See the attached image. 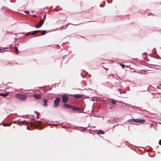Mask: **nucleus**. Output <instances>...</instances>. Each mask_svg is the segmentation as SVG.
Returning a JSON list of instances; mask_svg holds the SVG:
<instances>
[{
	"mask_svg": "<svg viewBox=\"0 0 161 161\" xmlns=\"http://www.w3.org/2000/svg\"><path fill=\"white\" fill-rule=\"evenodd\" d=\"M16 97L17 98L19 99L20 101H25L26 100L27 96L26 94L18 93L16 95Z\"/></svg>",
	"mask_w": 161,
	"mask_h": 161,
	"instance_id": "1",
	"label": "nucleus"
},
{
	"mask_svg": "<svg viewBox=\"0 0 161 161\" xmlns=\"http://www.w3.org/2000/svg\"><path fill=\"white\" fill-rule=\"evenodd\" d=\"M61 100L60 97H56L54 101L53 107L54 108H58L59 106V103Z\"/></svg>",
	"mask_w": 161,
	"mask_h": 161,
	"instance_id": "2",
	"label": "nucleus"
},
{
	"mask_svg": "<svg viewBox=\"0 0 161 161\" xmlns=\"http://www.w3.org/2000/svg\"><path fill=\"white\" fill-rule=\"evenodd\" d=\"M63 107H64L66 108L73 109L74 110H77L79 109V108H75L72 105L67 104H64Z\"/></svg>",
	"mask_w": 161,
	"mask_h": 161,
	"instance_id": "3",
	"label": "nucleus"
},
{
	"mask_svg": "<svg viewBox=\"0 0 161 161\" xmlns=\"http://www.w3.org/2000/svg\"><path fill=\"white\" fill-rule=\"evenodd\" d=\"M69 99V98L66 95H63L62 99L63 103H66L68 102Z\"/></svg>",
	"mask_w": 161,
	"mask_h": 161,
	"instance_id": "4",
	"label": "nucleus"
},
{
	"mask_svg": "<svg viewBox=\"0 0 161 161\" xmlns=\"http://www.w3.org/2000/svg\"><path fill=\"white\" fill-rule=\"evenodd\" d=\"M44 20H43L42 19L40 21V22L36 24V28H40L42 26L43 24L44 23Z\"/></svg>",
	"mask_w": 161,
	"mask_h": 161,
	"instance_id": "5",
	"label": "nucleus"
},
{
	"mask_svg": "<svg viewBox=\"0 0 161 161\" xmlns=\"http://www.w3.org/2000/svg\"><path fill=\"white\" fill-rule=\"evenodd\" d=\"M145 120L144 119H136L135 122L140 124H142L145 122Z\"/></svg>",
	"mask_w": 161,
	"mask_h": 161,
	"instance_id": "6",
	"label": "nucleus"
},
{
	"mask_svg": "<svg viewBox=\"0 0 161 161\" xmlns=\"http://www.w3.org/2000/svg\"><path fill=\"white\" fill-rule=\"evenodd\" d=\"M106 102L107 104H108L110 105H111V103L114 104H115L116 103V101L115 100H111L110 101L108 100V101H106Z\"/></svg>",
	"mask_w": 161,
	"mask_h": 161,
	"instance_id": "7",
	"label": "nucleus"
},
{
	"mask_svg": "<svg viewBox=\"0 0 161 161\" xmlns=\"http://www.w3.org/2000/svg\"><path fill=\"white\" fill-rule=\"evenodd\" d=\"M33 97L36 99H41V95L39 94H35L33 95Z\"/></svg>",
	"mask_w": 161,
	"mask_h": 161,
	"instance_id": "8",
	"label": "nucleus"
},
{
	"mask_svg": "<svg viewBox=\"0 0 161 161\" xmlns=\"http://www.w3.org/2000/svg\"><path fill=\"white\" fill-rule=\"evenodd\" d=\"M43 102L44 103L43 104V106H44V107H46L47 106V100L45 99L43 100Z\"/></svg>",
	"mask_w": 161,
	"mask_h": 161,
	"instance_id": "9",
	"label": "nucleus"
},
{
	"mask_svg": "<svg viewBox=\"0 0 161 161\" xmlns=\"http://www.w3.org/2000/svg\"><path fill=\"white\" fill-rule=\"evenodd\" d=\"M9 94L8 92L5 93H0V96H2L3 97H6Z\"/></svg>",
	"mask_w": 161,
	"mask_h": 161,
	"instance_id": "10",
	"label": "nucleus"
},
{
	"mask_svg": "<svg viewBox=\"0 0 161 161\" xmlns=\"http://www.w3.org/2000/svg\"><path fill=\"white\" fill-rule=\"evenodd\" d=\"M41 31L40 30H37L33 31L32 33L31 32V35H35L36 33L40 32Z\"/></svg>",
	"mask_w": 161,
	"mask_h": 161,
	"instance_id": "11",
	"label": "nucleus"
},
{
	"mask_svg": "<svg viewBox=\"0 0 161 161\" xmlns=\"http://www.w3.org/2000/svg\"><path fill=\"white\" fill-rule=\"evenodd\" d=\"M74 97L76 98H79L82 97V95L80 94H75L73 95Z\"/></svg>",
	"mask_w": 161,
	"mask_h": 161,
	"instance_id": "12",
	"label": "nucleus"
},
{
	"mask_svg": "<svg viewBox=\"0 0 161 161\" xmlns=\"http://www.w3.org/2000/svg\"><path fill=\"white\" fill-rule=\"evenodd\" d=\"M104 133H105L103 131L101 130H99L98 131L97 133V134L98 135H99V134H104Z\"/></svg>",
	"mask_w": 161,
	"mask_h": 161,
	"instance_id": "13",
	"label": "nucleus"
},
{
	"mask_svg": "<svg viewBox=\"0 0 161 161\" xmlns=\"http://www.w3.org/2000/svg\"><path fill=\"white\" fill-rule=\"evenodd\" d=\"M40 32H41V35H45L47 32V31H41Z\"/></svg>",
	"mask_w": 161,
	"mask_h": 161,
	"instance_id": "14",
	"label": "nucleus"
},
{
	"mask_svg": "<svg viewBox=\"0 0 161 161\" xmlns=\"http://www.w3.org/2000/svg\"><path fill=\"white\" fill-rule=\"evenodd\" d=\"M118 90L120 91V93H125L126 91H122V89H119Z\"/></svg>",
	"mask_w": 161,
	"mask_h": 161,
	"instance_id": "15",
	"label": "nucleus"
},
{
	"mask_svg": "<svg viewBox=\"0 0 161 161\" xmlns=\"http://www.w3.org/2000/svg\"><path fill=\"white\" fill-rule=\"evenodd\" d=\"M136 119H129L128 121L129 122H135Z\"/></svg>",
	"mask_w": 161,
	"mask_h": 161,
	"instance_id": "16",
	"label": "nucleus"
},
{
	"mask_svg": "<svg viewBox=\"0 0 161 161\" xmlns=\"http://www.w3.org/2000/svg\"><path fill=\"white\" fill-rule=\"evenodd\" d=\"M15 52H16V54H18L19 53V51H18V49L17 47H15Z\"/></svg>",
	"mask_w": 161,
	"mask_h": 161,
	"instance_id": "17",
	"label": "nucleus"
},
{
	"mask_svg": "<svg viewBox=\"0 0 161 161\" xmlns=\"http://www.w3.org/2000/svg\"><path fill=\"white\" fill-rule=\"evenodd\" d=\"M46 15L45 14L43 16V19H42L43 20H44V21H45V20L46 19Z\"/></svg>",
	"mask_w": 161,
	"mask_h": 161,
	"instance_id": "18",
	"label": "nucleus"
},
{
	"mask_svg": "<svg viewBox=\"0 0 161 161\" xmlns=\"http://www.w3.org/2000/svg\"><path fill=\"white\" fill-rule=\"evenodd\" d=\"M30 34H31V32H29V33H26L25 36H28V35H29Z\"/></svg>",
	"mask_w": 161,
	"mask_h": 161,
	"instance_id": "19",
	"label": "nucleus"
},
{
	"mask_svg": "<svg viewBox=\"0 0 161 161\" xmlns=\"http://www.w3.org/2000/svg\"><path fill=\"white\" fill-rule=\"evenodd\" d=\"M24 12L27 14H30V12L28 11H25Z\"/></svg>",
	"mask_w": 161,
	"mask_h": 161,
	"instance_id": "20",
	"label": "nucleus"
},
{
	"mask_svg": "<svg viewBox=\"0 0 161 161\" xmlns=\"http://www.w3.org/2000/svg\"><path fill=\"white\" fill-rule=\"evenodd\" d=\"M120 65L123 68L125 66V65L123 64H120Z\"/></svg>",
	"mask_w": 161,
	"mask_h": 161,
	"instance_id": "21",
	"label": "nucleus"
},
{
	"mask_svg": "<svg viewBox=\"0 0 161 161\" xmlns=\"http://www.w3.org/2000/svg\"><path fill=\"white\" fill-rule=\"evenodd\" d=\"M158 143L159 145H161V139L159 140Z\"/></svg>",
	"mask_w": 161,
	"mask_h": 161,
	"instance_id": "22",
	"label": "nucleus"
},
{
	"mask_svg": "<svg viewBox=\"0 0 161 161\" xmlns=\"http://www.w3.org/2000/svg\"><path fill=\"white\" fill-rule=\"evenodd\" d=\"M2 51V50L0 49V52H1Z\"/></svg>",
	"mask_w": 161,
	"mask_h": 161,
	"instance_id": "23",
	"label": "nucleus"
},
{
	"mask_svg": "<svg viewBox=\"0 0 161 161\" xmlns=\"http://www.w3.org/2000/svg\"><path fill=\"white\" fill-rule=\"evenodd\" d=\"M113 108V107H111L110 108V109H111V108Z\"/></svg>",
	"mask_w": 161,
	"mask_h": 161,
	"instance_id": "24",
	"label": "nucleus"
},
{
	"mask_svg": "<svg viewBox=\"0 0 161 161\" xmlns=\"http://www.w3.org/2000/svg\"><path fill=\"white\" fill-rule=\"evenodd\" d=\"M33 16H34V17H36V15H33Z\"/></svg>",
	"mask_w": 161,
	"mask_h": 161,
	"instance_id": "25",
	"label": "nucleus"
},
{
	"mask_svg": "<svg viewBox=\"0 0 161 161\" xmlns=\"http://www.w3.org/2000/svg\"><path fill=\"white\" fill-rule=\"evenodd\" d=\"M24 122H26V121L25 120L24 121H23Z\"/></svg>",
	"mask_w": 161,
	"mask_h": 161,
	"instance_id": "26",
	"label": "nucleus"
},
{
	"mask_svg": "<svg viewBox=\"0 0 161 161\" xmlns=\"http://www.w3.org/2000/svg\"><path fill=\"white\" fill-rule=\"evenodd\" d=\"M7 48H4V49Z\"/></svg>",
	"mask_w": 161,
	"mask_h": 161,
	"instance_id": "27",
	"label": "nucleus"
}]
</instances>
